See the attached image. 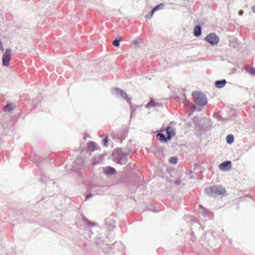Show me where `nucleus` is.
Returning <instances> with one entry per match:
<instances>
[{
    "instance_id": "obj_19",
    "label": "nucleus",
    "mask_w": 255,
    "mask_h": 255,
    "mask_svg": "<svg viewBox=\"0 0 255 255\" xmlns=\"http://www.w3.org/2000/svg\"><path fill=\"white\" fill-rule=\"evenodd\" d=\"M234 141V136L233 135L230 134H228L226 137V141L228 144H232Z\"/></svg>"
},
{
    "instance_id": "obj_22",
    "label": "nucleus",
    "mask_w": 255,
    "mask_h": 255,
    "mask_svg": "<svg viewBox=\"0 0 255 255\" xmlns=\"http://www.w3.org/2000/svg\"><path fill=\"white\" fill-rule=\"evenodd\" d=\"M164 6V4L163 3H161L155 5L153 8L156 11L158 10L163 9Z\"/></svg>"
},
{
    "instance_id": "obj_42",
    "label": "nucleus",
    "mask_w": 255,
    "mask_h": 255,
    "mask_svg": "<svg viewBox=\"0 0 255 255\" xmlns=\"http://www.w3.org/2000/svg\"><path fill=\"white\" fill-rule=\"evenodd\" d=\"M195 110V108H194L193 110L194 111Z\"/></svg>"
},
{
    "instance_id": "obj_2",
    "label": "nucleus",
    "mask_w": 255,
    "mask_h": 255,
    "mask_svg": "<svg viewBox=\"0 0 255 255\" xmlns=\"http://www.w3.org/2000/svg\"><path fill=\"white\" fill-rule=\"evenodd\" d=\"M192 96L195 103L199 107H205L207 104V99L205 94L199 91H194Z\"/></svg>"
},
{
    "instance_id": "obj_33",
    "label": "nucleus",
    "mask_w": 255,
    "mask_h": 255,
    "mask_svg": "<svg viewBox=\"0 0 255 255\" xmlns=\"http://www.w3.org/2000/svg\"><path fill=\"white\" fill-rule=\"evenodd\" d=\"M139 41L138 40H134L132 41V44L134 45H138L139 44Z\"/></svg>"
},
{
    "instance_id": "obj_24",
    "label": "nucleus",
    "mask_w": 255,
    "mask_h": 255,
    "mask_svg": "<svg viewBox=\"0 0 255 255\" xmlns=\"http://www.w3.org/2000/svg\"><path fill=\"white\" fill-rule=\"evenodd\" d=\"M135 108L131 105V113H130V118H132L135 116Z\"/></svg>"
},
{
    "instance_id": "obj_32",
    "label": "nucleus",
    "mask_w": 255,
    "mask_h": 255,
    "mask_svg": "<svg viewBox=\"0 0 255 255\" xmlns=\"http://www.w3.org/2000/svg\"><path fill=\"white\" fill-rule=\"evenodd\" d=\"M103 142L105 146H107L108 143V139L107 138H105L103 139Z\"/></svg>"
},
{
    "instance_id": "obj_34",
    "label": "nucleus",
    "mask_w": 255,
    "mask_h": 255,
    "mask_svg": "<svg viewBox=\"0 0 255 255\" xmlns=\"http://www.w3.org/2000/svg\"><path fill=\"white\" fill-rule=\"evenodd\" d=\"M156 11L153 9L152 8L151 10V11L148 13L149 14V15L151 17H152V16L153 15L154 12H155Z\"/></svg>"
},
{
    "instance_id": "obj_18",
    "label": "nucleus",
    "mask_w": 255,
    "mask_h": 255,
    "mask_svg": "<svg viewBox=\"0 0 255 255\" xmlns=\"http://www.w3.org/2000/svg\"><path fill=\"white\" fill-rule=\"evenodd\" d=\"M245 70L247 72L252 75H255V68L250 66H247L245 67Z\"/></svg>"
},
{
    "instance_id": "obj_3",
    "label": "nucleus",
    "mask_w": 255,
    "mask_h": 255,
    "mask_svg": "<svg viewBox=\"0 0 255 255\" xmlns=\"http://www.w3.org/2000/svg\"><path fill=\"white\" fill-rule=\"evenodd\" d=\"M205 192L210 196L216 197L218 195L225 194L226 190L222 185H215L207 188Z\"/></svg>"
},
{
    "instance_id": "obj_37",
    "label": "nucleus",
    "mask_w": 255,
    "mask_h": 255,
    "mask_svg": "<svg viewBox=\"0 0 255 255\" xmlns=\"http://www.w3.org/2000/svg\"><path fill=\"white\" fill-rule=\"evenodd\" d=\"M145 17L146 18V19H148L151 18L152 17L150 16L149 14H147L145 15Z\"/></svg>"
},
{
    "instance_id": "obj_9",
    "label": "nucleus",
    "mask_w": 255,
    "mask_h": 255,
    "mask_svg": "<svg viewBox=\"0 0 255 255\" xmlns=\"http://www.w3.org/2000/svg\"><path fill=\"white\" fill-rule=\"evenodd\" d=\"M84 160L82 158H78L74 163V166L75 168L81 169L84 167Z\"/></svg>"
},
{
    "instance_id": "obj_36",
    "label": "nucleus",
    "mask_w": 255,
    "mask_h": 255,
    "mask_svg": "<svg viewBox=\"0 0 255 255\" xmlns=\"http://www.w3.org/2000/svg\"><path fill=\"white\" fill-rule=\"evenodd\" d=\"M243 13H244V11H243V10L241 9V10H239V11H238V14H239L240 16H242V15H243Z\"/></svg>"
},
{
    "instance_id": "obj_12",
    "label": "nucleus",
    "mask_w": 255,
    "mask_h": 255,
    "mask_svg": "<svg viewBox=\"0 0 255 255\" xmlns=\"http://www.w3.org/2000/svg\"><path fill=\"white\" fill-rule=\"evenodd\" d=\"M106 225L108 228L112 230L115 227V222L111 218H107L105 220Z\"/></svg>"
},
{
    "instance_id": "obj_4",
    "label": "nucleus",
    "mask_w": 255,
    "mask_h": 255,
    "mask_svg": "<svg viewBox=\"0 0 255 255\" xmlns=\"http://www.w3.org/2000/svg\"><path fill=\"white\" fill-rule=\"evenodd\" d=\"M11 52L10 48H7L3 54L1 59L3 66L7 67L9 65L11 59Z\"/></svg>"
},
{
    "instance_id": "obj_10",
    "label": "nucleus",
    "mask_w": 255,
    "mask_h": 255,
    "mask_svg": "<svg viewBox=\"0 0 255 255\" xmlns=\"http://www.w3.org/2000/svg\"><path fill=\"white\" fill-rule=\"evenodd\" d=\"M232 165L231 161L227 160L222 162L219 164V167L221 170H226L229 169Z\"/></svg>"
},
{
    "instance_id": "obj_11",
    "label": "nucleus",
    "mask_w": 255,
    "mask_h": 255,
    "mask_svg": "<svg viewBox=\"0 0 255 255\" xmlns=\"http://www.w3.org/2000/svg\"><path fill=\"white\" fill-rule=\"evenodd\" d=\"M161 103L156 102L155 100L151 99L150 101L145 105V108H150L151 107H159L162 106Z\"/></svg>"
},
{
    "instance_id": "obj_16",
    "label": "nucleus",
    "mask_w": 255,
    "mask_h": 255,
    "mask_svg": "<svg viewBox=\"0 0 255 255\" xmlns=\"http://www.w3.org/2000/svg\"><path fill=\"white\" fill-rule=\"evenodd\" d=\"M3 110L5 112H10L12 110V106L10 103L7 102L3 108Z\"/></svg>"
},
{
    "instance_id": "obj_31",
    "label": "nucleus",
    "mask_w": 255,
    "mask_h": 255,
    "mask_svg": "<svg viewBox=\"0 0 255 255\" xmlns=\"http://www.w3.org/2000/svg\"><path fill=\"white\" fill-rule=\"evenodd\" d=\"M181 180L180 178H177L174 182V184L177 185H179L181 183Z\"/></svg>"
},
{
    "instance_id": "obj_13",
    "label": "nucleus",
    "mask_w": 255,
    "mask_h": 255,
    "mask_svg": "<svg viewBox=\"0 0 255 255\" xmlns=\"http://www.w3.org/2000/svg\"><path fill=\"white\" fill-rule=\"evenodd\" d=\"M226 83L227 81L225 79L217 80L215 82V86L216 88L221 89L223 88L225 86Z\"/></svg>"
},
{
    "instance_id": "obj_39",
    "label": "nucleus",
    "mask_w": 255,
    "mask_h": 255,
    "mask_svg": "<svg viewBox=\"0 0 255 255\" xmlns=\"http://www.w3.org/2000/svg\"><path fill=\"white\" fill-rule=\"evenodd\" d=\"M253 11L255 13V4L253 7Z\"/></svg>"
},
{
    "instance_id": "obj_7",
    "label": "nucleus",
    "mask_w": 255,
    "mask_h": 255,
    "mask_svg": "<svg viewBox=\"0 0 255 255\" xmlns=\"http://www.w3.org/2000/svg\"><path fill=\"white\" fill-rule=\"evenodd\" d=\"M166 134L167 135V140H170L171 138L175 135V131L171 126H168L166 129Z\"/></svg>"
},
{
    "instance_id": "obj_35",
    "label": "nucleus",
    "mask_w": 255,
    "mask_h": 255,
    "mask_svg": "<svg viewBox=\"0 0 255 255\" xmlns=\"http://www.w3.org/2000/svg\"><path fill=\"white\" fill-rule=\"evenodd\" d=\"M156 11L153 9L152 8L151 10V11L148 13L149 14V15L151 17H152V16L153 15L154 12H155Z\"/></svg>"
},
{
    "instance_id": "obj_20",
    "label": "nucleus",
    "mask_w": 255,
    "mask_h": 255,
    "mask_svg": "<svg viewBox=\"0 0 255 255\" xmlns=\"http://www.w3.org/2000/svg\"><path fill=\"white\" fill-rule=\"evenodd\" d=\"M201 209L203 210L202 214L205 217H209L211 212L206 209L204 208L202 205L199 206Z\"/></svg>"
},
{
    "instance_id": "obj_14",
    "label": "nucleus",
    "mask_w": 255,
    "mask_h": 255,
    "mask_svg": "<svg viewBox=\"0 0 255 255\" xmlns=\"http://www.w3.org/2000/svg\"><path fill=\"white\" fill-rule=\"evenodd\" d=\"M157 138L161 142L167 143L169 140H167V137L162 133H158L156 134Z\"/></svg>"
},
{
    "instance_id": "obj_21",
    "label": "nucleus",
    "mask_w": 255,
    "mask_h": 255,
    "mask_svg": "<svg viewBox=\"0 0 255 255\" xmlns=\"http://www.w3.org/2000/svg\"><path fill=\"white\" fill-rule=\"evenodd\" d=\"M89 147L90 149H91L92 150H96L97 149V145L96 143L93 141H91L89 142Z\"/></svg>"
},
{
    "instance_id": "obj_23",
    "label": "nucleus",
    "mask_w": 255,
    "mask_h": 255,
    "mask_svg": "<svg viewBox=\"0 0 255 255\" xmlns=\"http://www.w3.org/2000/svg\"><path fill=\"white\" fill-rule=\"evenodd\" d=\"M192 121L194 123V125L196 127L198 126L200 124V120L198 117H194L192 119Z\"/></svg>"
},
{
    "instance_id": "obj_29",
    "label": "nucleus",
    "mask_w": 255,
    "mask_h": 255,
    "mask_svg": "<svg viewBox=\"0 0 255 255\" xmlns=\"http://www.w3.org/2000/svg\"><path fill=\"white\" fill-rule=\"evenodd\" d=\"M86 222L87 223V225L89 227H93V226H95V223L90 222L88 219L86 220Z\"/></svg>"
},
{
    "instance_id": "obj_41",
    "label": "nucleus",
    "mask_w": 255,
    "mask_h": 255,
    "mask_svg": "<svg viewBox=\"0 0 255 255\" xmlns=\"http://www.w3.org/2000/svg\"><path fill=\"white\" fill-rule=\"evenodd\" d=\"M55 182L54 181H52V184L53 185L55 184Z\"/></svg>"
},
{
    "instance_id": "obj_28",
    "label": "nucleus",
    "mask_w": 255,
    "mask_h": 255,
    "mask_svg": "<svg viewBox=\"0 0 255 255\" xmlns=\"http://www.w3.org/2000/svg\"><path fill=\"white\" fill-rule=\"evenodd\" d=\"M214 115L215 117L217 119H218L219 120L223 121V118H222V116L219 115L218 113H214Z\"/></svg>"
},
{
    "instance_id": "obj_6",
    "label": "nucleus",
    "mask_w": 255,
    "mask_h": 255,
    "mask_svg": "<svg viewBox=\"0 0 255 255\" xmlns=\"http://www.w3.org/2000/svg\"><path fill=\"white\" fill-rule=\"evenodd\" d=\"M113 92L116 94L119 95L121 97L127 100V101L131 105V98H129L125 91L121 90L120 88H116L113 89Z\"/></svg>"
},
{
    "instance_id": "obj_15",
    "label": "nucleus",
    "mask_w": 255,
    "mask_h": 255,
    "mask_svg": "<svg viewBox=\"0 0 255 255\" xmlns=\"http://www.w3.org/2000/svg\"><path fill=\"white\" fill-rule=\"evenodd\" d=\"M194 34L197 36L199 37L202 34V27L200 25H196L194 29Z\"/></svg>"
},
{
    "instance_id": "obj_1",
    "label": "nucleus",
    "mask_w": 255,
    "mask_h": 255,
    "mask_svg": "<svg viewBox=\"0 0 255 255\" xmlns=\"http://www.w3.org/2000/svg\"><path fill=\"white\" fill-rule=\"evenodd\" d=\"M112 155L114 156V161L120 164L125 165L128 161V153L123 151L120 148L115 149Z\"/></svg>"
},
{
    "instance_id": "obj_26",
    "label": "nucleus",
    "mask_w": 255,
    "mask_h": 255,
    "mask_svg": "<svg viewBox=\"0 0 255 255\" xmlns=\"http://www.w3.org/2000/svg\"><path fill=\"white\" fill-rule=\"evenodd\" d=\"M48 180V177H47L46 176H44L43 175H42L41 178V182H43L47 183H49Z\"/></svg>"
},
{
    "instance_id": "obj_27",
    "label": "nucleus",
    "mask_w": 255,
    "mask_h": 255,
    "mask_svg": "<svg viewBox=\"0 0 255 255\" xmlns=\"http://www.w3.org/2000/svg\"><path fill=\"white\" fill-rule=\"evenodd\" d=\"M230 46L233 48H238L239 47V44L236 41H232L230 42Z\"/></svg>"
},
{
    "instance_id": "obj_30",
    "label": "nucleus",
    "mask_w": 255,
    "mask_h": 255,
    "mask_svg": "<svg viewBox=\"0 0 255 255\" xmlns=\"http://www.w3.org/2000/svg\"><path fill=\"white\" fill-rule=\"evenodd\" d=\"M41 160L42 159L39 157H36L33 160V162H34L37 165H39Z\"/></svg>"
},
{
    "instance_id": "obj_40",
    "label": "nucleus",
    "mask_w": 255,
    "mask_h": 255,
    "mask_svg": "<svg viewBox=\"0 0 255 255\" xmlns=\"http://www.w3.org/2000/svg\"><path fill=\"white\" fill-rule=\"evenodd\" d=\"M88 187H89V188H93V186H91V185H89V186H88Z\"/></svg>"
},
{
    "instance_id": "obj_5",
    "label": "nucleus",
    "mask_w": 255,
    "mask_h": 255,
    "mask_svg": "<svg viewBox=\"0 0 255 255\" xmlns=\"http://www.w3.org/2000/svg\"><path fill=\"white\" fill-rule=\"evenodd\" d=\"M205 40L212 45H217L219 42V38L215 33L208 34Z\"/></svg>"
},
{
    "instance_id": "obj_38",
    "label": "nucleus",
    "mask_w": 255,
    "mask_h": 255,
    "mask_svg": "<svg viewBox=\"0 0 255 255\" xmlns=\"http://www.w3.org/2000/svg\"><path fill=\"white\" fill-rule=\"evenodd\" d=\"M92 195H90V196H87V197H86V200H88V199H89V198H91V197H92Z\"/></svg>"
},
{
    "instance_id": "obj_25",
    "label": "nucleus",
    "mask_w": 255,
    "mask_h": 255,
    "mask_svg": "<svg viewBox=\"0 0 255 255\" xmlns=\"http://www.w3.org/2000/svg\"><path fill=\"white\" fill-rule=\"evenodd\" d=\"M178 158L176 157H172L169 159V162L171 163L176 164L177 162Z\"/></svg>"
},
{
    "instance_id": "obj_8",
    "label": "nucleus",
    "mask_w": 255,
    "mask_h": 255,
    "mask_svg": "<svg viewBox=\"0 0 255 255\" xmlns=\"http://www.w3.org/2000/svg\"><path fill=\"white\" fill-rule=\"evenodd\" d=\"M103 172L107 176H112L117 173L116 170L110 166L103 168Z\"/></svg>"
},
{
    "instance_id": "obj_17",
    "label": "nucleus",
    "mask_w": 255,
    "mask_h": 255,
    "mask_svg": "<svg viewBox=\"0 0 255 255\" xmlns=\"http://www.w3.org/2000/svg\"><path fill=\"white\" fill-rule=\"evenodd\" d=\"M123 40L122 37H116L113 41V44L116 47H119L120 45V41Z\"/></svg>"
}]
</instances>
